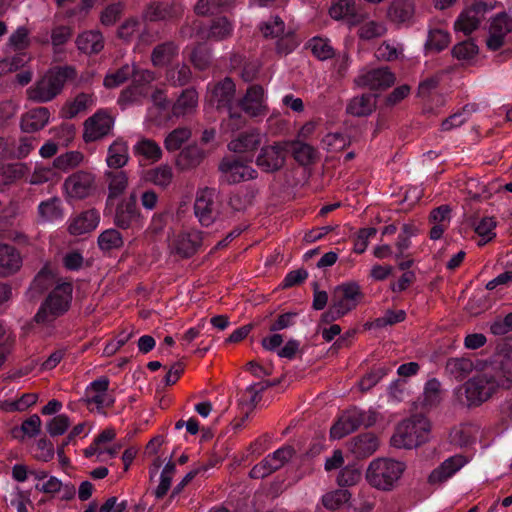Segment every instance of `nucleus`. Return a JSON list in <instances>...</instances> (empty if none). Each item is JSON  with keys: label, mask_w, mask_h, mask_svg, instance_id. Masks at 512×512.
<instances>
[{"label": "nucleus", "mask_w": 512, "mask_h": 512, "mask_svg": "<svg viewBox=\"0 0 512 512\" xmlns=\"http://www.w3.org/2000/svg\"><path fill=\"white\" fill-rule=\"evenodd\" d=\"M109 185L108 196L106 199V206L113 207L114 201L126 190L128 185V178L123 171L108 173Z\"/></svg>", "instance_id": "f704fd0d"}, {"label": "nucleus", "mask_w": 512, "mask_h": 512, "mask_svg": "<svg viewBox=\"0 0 512 512\" xmlns=\"http://www.w3.org/2000/svg\"><path fill=\"white\" fill-rule=\"evenodd\" d=\"M192 132L187 127H178L172 130L165 138L164 146L168 152L179 150L182 145L187 142Z\"/></svg>", "instance_id": "c03bdc74"}, {"label": "nucleus", "mask_w": 512, "mask_h": 512, "mask_svg": "<svg viewBox=\"0 0 512 512\" xmlns=\"http://www.w3.org/2000/svg\"><path fill=\"white\" fill-rule=\"evenodd\" d=\"M189 60L196 69L203 71L211 64V53L205 45L197 44L191 49Z\"/></svg>", "instance_id": "8fccbe9b"}, {"label": "nucleus", "mask_w": 512, "mask_h": 512, "mask_svg": "<svg viewBox=\"0 0 512 512\" xmlns=\"http://www.w3.org/2000/svg\"><path fill=\"white\" fill-rule=\"evenodd\" d=\"M41 423V418L37 414H33L24 420L19 427H14L12 435L19 440H23L24 437L34 438L41 431Z\"/></svg>", "instance_id": "a19ab883"}, {"label": "nucleus", "mask_w": 512, "mask_h": 512, "mask_svg": "<svg viewBox=\"0 0 512 512\" xmlns=\"http://www.w3.org/2000/svg\"><path fill=\"white\" fill-rule=\"evenodd\" d=\"M493 9L494 5L491 2L475 0L458 15L454 22L455 31L462 32L465 36L470 35L479 28L486 14Z\"/></svg>", "instance_id": "9d476101"}, {"label": "nucleus", "mask_w": 512, "mask_h": 512, "mask_svg": "<svg viewBox=\"0 0 512 512\" xmlns=\"http://www.w3.org/2000/svg\"><path fill=\"white\" fill-rule=\"evenodd\" d=\"M510 387H512V377L488 373L478 374L463 385L468 406H479L489 400L500 388L509 389Z\"/></svg>", "instance_id": "7ed1b4c3"}, {"label": "nucleus", "mask_w": 512, "mask_h": 512, "mask_svg": "<svg viewBox=\"0 0 512 512\" xmlns=\"http://www.w3.org/2000/svg\"><path fill=\"white\" fill-rule=\"evenodd\" d=\"M208 101L219 112H227L228 117L222 120V129L235 132L246 125L247 118L235 108L236 86L229 77L207 86Z\"/></svg>", "instance_id": "f257e3e1"}, {"label": "nucleus", "mask_w": 512, "mask_h": 512, "mask_svg": "<svg viewBox=\"0 0 512 512\" xmlns=\"http://www.w3.org/2000/svg\"><path fill=\"white\" fill-rule=\"evenodd\" d=\"M20 251L12 244L0 242V277H9L22 267Z\"/></svg>", "instance_id": "b1692460"}, {"label": "nucleus", "mask_w": 512, "mask_h": 512, "mask_svg": "<svg viewBox=\"0 0 512 512\" xmlns=\"http://www.w3.org/2000/svg\"><path fill=\"white\" fill-rule=\"evenodd\" d=\"M292 155L296 162L305 166L313 163L315 158V150L309 144L303 142H295L292 147Z\"/></svg>", "instance_id": "13d9d810"}, {"label": "nucleus", "mask_w": 512, "mask_h": 512, "mask_svg": "<svg viewBox=\"0 0 512 512\" xmlns=\"http://www.w3.org/2000/svg\"><path fill=\"white\" fill-rule=\"evenodd\" d=\"M128 146L127 143L121 139H116L108 149L107 164L110 168L119 169L123 167L128 161Z\"/></svg>", "instance_id": "c9c22d12"}, {"label": "nucleus", "mask_w": 512, "mask_h": 512, "mask_svg": "<svg viewBox=\"0 0 512 512\" xmlns=\"http://www.w3.org/2000/svg\"><path fill=\"white\" fill-rule=\"evenodd\" d=\"M124 11V4L115 2L107 5L100 14V22L104 26H112L120 20Z\"/></svg>", "instance_id": "052dcab7"}, {"label": "nucleus", "mask_w": 512, "mask_h": 512, "mask_svg": "<svg viewBox=\"0 0 512 512\" xmlns=\"http://www.w3.org/2000/svg\"><path fill=\"white\" fill-rule=\"evenodd\" d=\"M468 463V458L462 454L453 455L444 460L438 467L433 469L428 476L430 485H441L452 478Z\"/></svg>", "instance_id": "412c9836"}, {"label": "nucleus", "mask_w": 512, "mask_h": 512, "mask_svg": "<svg viewBox=\"0 0 512 512\" xmlns=\"http://www.w3.org/2000/svg\"><path fill=\"white\" fill-rule=\"evenodd\" d=\"M235 6V0H198L195 5V13L201 16H215L231 11Z\"/></svg>", "instance_id": "7c9ffc66"}, {"label": "nucleus", "mask_w": 512, "mask_h": 512, "mask_svg": "<svg viewBox=\"0 0 512 512\" xmlns=\"http://www.w3.org/2000/svg\"><path fill=\"white\" fill-rule=\"evenodd\" d=\"M172 178V168L168 165H161L149 173V180L162 188H166L171 183Z\"/></svg>", "instance_id": "69168bd1"}, {"label": "nucleus", "mask_w": 512, "mask_h": 512, "mask_svg": "<svg viewBox=\"0 0 512 512\" xmlns=\"http://www.w3.org/2000/svg\"><path fill=\"white\" fill-rule=\"evenodd\" d=\"M147 94L148 93L144 90L143 86L131 83V85L122 90L118 103L120 105L133 104L140 101Z\"/></svg>", "instance_id": "680f3d73"}, {"label": "nucleus", "mask_w": 512, "mask_h": 512, "mask_svg": "<svg viewBox=\"0 0 512 512\" xmlns=\"http://www.w3.org/2000/svg\"><path fill=\"white\" fill-rule=\"evenodd\" d=\"M479 52L478 46L473 40H464L456 44L452 49L453 57L458 60H470L474 58Z\"/></svg>", "instance_id": "e2e57ef3"}, {"label": "nucleus", "mask_w": 512, "mask_h": 512, "mask_svg": "<svg viewBox=\"0 0 512 512\" xmlns=\"http://www.w3.org/2000/svg\"><path fill=\"white\" fill-rule=\"evenodd\" d=\"M377 420L376 413L365 411L357 407L348 409L338 417L330 429L332 439H341L354 432L361 426L371 427Z\"/></svg>", "instance_id": "1a4fd4ad"}, {"label": "nucleus", "mask_w": 512, "mask_h": 512, "mask_svg": "<svg viewBox=\"0 0 512 512\" xmlns=\"http://www.w3.org/2000/svg\"><path fill=\"white\" fill-rule=\"evenodd\" d=\"M38 215L42 222H54L63 218L61 200L59 197H51L41 201L38 205Z\"/></svg>", "instance_id": "4c0bfd02"}, {"label": "nucleus", "mask_w": 512, "mask_h": 512, "mask_svg": "<svg viewBox=\"0 0 512 512\" xmlns=\"http://www.w3.org/2000/svg\"><path fill=\"white\" fill-rule=\"evenodd\" d=\"M386 32V26L382 22L368 21L359 28V37L363 40H372L381 37Z\"/></svg>", "instance_id": "338daca9"}, {"label": "nucleus", "mask_w": 512, "mask_h": 512, "mask_svg": "<svg viewBox=\"0 0 512 512\" xmlns=\"http://www.w3.org/2000/svg\"><path fill=\"white\" fill-rule=\"evenodd\" d=\"M114 127V118L104 109H100L84 122L83 139L86 143L98 141L108 136Z\"/></svg>", "instance_id": "2eb2a0df"}, {"label": "nucleus", "mask_w": 512, "mask_h": 512, "mask_svg": "<svg viewBox=\"0 0 512 512\" xmlns=\"http://www.w3.org/2000/svg\"><path fill=\"white\" fill-rule=\"evenodd\" d=\"M429 434V420L423 415H414L398 424L392 441L397 447L412 449L425 443Z\"/></svg>", "instance_id": "39448f33"}, {"label": "nucleus", "mask_w": 512, "mask_h": 512, "mask_svg": "<svg viewBox=\"0 0 512 512\" xmlns=\"http://www.w3.org/2000/svg\"><path fill=\"white\" fill-rule=\"evenodd\" d=\"M73 66H56L49 69L39 80L27 89L28 99L36 103H47L59 95L65 84L76 78Z\"/></svg>", "instance_id": "f03ea898"}, {"label": "nucleus", "mask_w": 512, "mask_h": 512, "mask_svg": "<svg viewBox=\"0 0 512 512\" xmlns=\"http://www.w3.org/2000/svg\"><path fill=\"white\" fill-rule=\"evenodd\" d=\"M201 245L198 236L193 237L191 234L183 236L176 243V252L183 258L192 257Z\"/></svg>", "instance_id": "864d4df0"}, {"label": "nucleus", "mask_w": 512, "mask_h": 512, "mask_svg": "<svg viewBox=\"0 0 512 512\" xmlns=\"http://www.w3.org/2000/svg\"><path fill=\"white\" fill-rule=\"evenodd\" d=\"M329 15L335 20L353 21L357 16L355 0H337L331 5Z\"/></svg>", "instance_id": "79ce46f5"}, {"label": "nucleus", "mask_w": 512, "mask_h": 512, "mask_svg": "<svg viewBox=\"0 0 512 512\" xmlns=\"http://www.w3.org/2000/svg\"><path fill=\"white\" fill-rule=\"evenodd\" d=\"M179 16V8L166 1H155L147 5L143 17L149 22L168 21Z\"/></svg>", "instance_id": "393cba45"}, {"label": "nucleus", "mask_w": 512, "mask_h": 512, "mask_svg": "<svg viewBox=\"0 0 512 512\" xmlns=\"http://www.w3.org/2000/svg\"><path fill=\"white\" fill-rule=\"evenodd\" d=\"M233 32V24L226 16L213 17L199 23L197 33L201 39L223 41Z\"/></svg>", "instance_id": "a211bd4d"}, {"label": "nucleus", "mask_w": 512, "mask_h": 512, "mask_svg": "<svg viewBox=\"0 0 512 512\" xmlns=\"http://www.w3.org/2000/svg\"><path fill=\"white\" fill-rule=\"evenodd\" d=\"M308 46L312 54L319 60L324 61L334 57V49L328 39L313 37L309 40Z\"/></svg>", "instance_id": "3c124183"}, {"label": "nucleus", "mask_w": 512, "mask_h": 512, "mask_svg": "<svg viewBox=\"0 0 512 512\" xmlns=\"http://www.w3.org/2000/svg\"><path fill=\"white\" fill-rule=\"evenodd\" d=\"M405 465L393 459L379 458L373 460L366 473L369 484L379 490H391L400 479Z\"/></svg>", "instance_id": "0eeeda50"}, {"label": "nucleus", "mask_w": 512, "mask_h": 512, "mask_svg": "<svg viewBox=\"0 0 512 512\" xmlns=\"http://www.w3.org/2000/svg\"><path fill=\"white\" fill-rule=\"evenodd\" d=\"M94 105V98L92 94L79 93L75 98L67 104L65 108V117L68 119L75 118L79 113L86 111L89 107Z\"/></svg>", "instance_id": "37998d69"}, {"label": "nucleus", "mask_w": 512, "mask_h": 512, "mask_svg": "<svg viewBox=\"0 0 512 512\" xmlns=\"http://www.w3.org/2000/svg\"><path fill=\"white\" fill-rule=\"evenodd\" d=\"M104 44V36L98 30L84 31L76 38L77 48L88 55L99 54L103 50Z\"/></svg>", "instance_id": "bb28decb"}, {"label": "nucleus", "mask_w": 512, "mask_h": 512, "mask_svg": "<svg viewBox=\"0 0 512 512\" xmlns=\"http://www.w3.org/2000/svg\"><path fill=\"white\" fill-rule=\"evenodd\" d=\"M375 108V96L370 93H365L351 99L347 105V113L356 117H365L370 115Z\"/></svg>", "instance_id": "473e14b6"}, {"label": "nucleus", "mask_w": 512, "mask_h": 512, "mask_svg": "<svg viewBox=\"0 0 512 512\" xmlns=\"http://www.w3.org/2000/svg\"><path fill=\"white\" fill-rule=\"evenodd\" d=\"M252 161L253 154L245 156L228 155L223 157L218 165L220 183L234 185L243 181L256 179L258 172L249 165Z\"/></svg>", "instance_id": "423d86ee"}, {"label": "nucleus", "mask_w": 512, "mask_h": 512, "mask_svg": "<svg viewBox=\"0 0 512 512\" xmlns=\"http://www.w3.org/2000/svg\"><path fill=\"white\" fill-rule=\"evenodd\" d=\"M110 381L108 377L102 376L92 381L85 389L83 401L88 407L96 405L98 413L106 414L104 408H111L116 399L113 393L109 392Z\"/></svg>", "instance_id": "4468645a"}, {"label": "nucleus", "mask_w": 512, "mask_h": 512, "mask_svg": "<svg viewBox=\"0 0 512 512\" xmlns=\"http://www.w3.org/2000/svg\"><path fill=\"white\" fill-rule=\"evenodd\" d=\"M295 454V449L285 445L273 453L267 455L260 463L256 464L249 472L252 479H261L283 467Z\"/></svg>", "instance_id": "ddd939ff"}, {"label": "nucleus", "mask_w": 512, "mask_h": 512, "mask_svg": "<svg viewBox=\"0 0 512 512\" xmlns=\"http://www.w3.org/2000/svg\"><path fill=\"white\" fill-rule=\"evenodd\" d=\"M474 369V364L469 358H449L446 362V373L457 381L464 380Z\"/></svg>", "instance_id": "e433bc0d"}, {"label": "nucleus", "mask_w": 512, "mask_h": 512, "mask_svg": "<svg viewBox=\"0 0 512 512\" xmlns=\"http://www.w3.org/2000/svg\"><path fill=\"white\" fill-rule=\"evenodd\" d=\"M414 9L410 2H394L389 9V14L398 22H406L411 19Z\"/></svg>", "instance_id": "774afa93"}, {"label": "nucleus", "mask_w": 512, "mask_h": 512, "mask_svg": "<svg viewBox=\"0 0 512 512\" xmlns=\"http://www.w3.org/2000/svg\"><path fill=\"white\" fill-rule=\"evenodd\" d=\"M50 119V111L46 107L30 109L21 118V129L26 133H33L43 129Z\"/></svg>", "instance_id": "a878e982"}, {"label": "nucleus", "mask_w": 512, "mask_h": 512, "mask_svg": "<svg viewBox=\"0 0 512 512\" xmlns=\"http://www.w3.org/2000/svg\"><path fill=\"white\" fill-rule=\"evenodd\" d=\"M68 232L72 236H82L94 231L100 223V213L95 208L72 214L68 221Z\"/></svg>", "instance_id": "6ab92c4d"}, {"label": "nucleus", "mask_w": 512, "mask_h": 512, "mask_svg": "<svg viewBox=\"0 0 512 512\" xmlns=\"http://www.w3.org/2000/svg\"><path fill=\"white\" fill-rule=\"evenodd\" d=\"M70 419L65 414H59L51 418L46 424V430L51 437L63 435L70 426Z\"/></svg>", "instance_id": "0e129e2a"}, {"label": "nucleus", "mask_w": 512, "mask_h": 512, "mask_svg": "<svg viewBox=\"0 0 512 512\" xmlns=\"http://www.w3.org/2000/svg\"><path fill=\"white\" fill-rule=\"evenodd\" d=\"M495 227L496 223L490 217H484L483 219L480 220V222L475 227V232L480 237L478 241L479 246H484L493 238H495Z\"/></svg>", "instance_id": "4d7b16f0"}, {"label": "nucleus", "mask_w": 512, "mask_h": 512, "mask_svg": "<svg viewBox=\"0 0 512 512\" xmlns=\"http://www.w3.org/2000/svg\"><path fill=\"white\" fill-rule=\"evenodd\" d=\"M134 71L135 66L125 64L113 72H108L104 78L103 85L107 89L116 88L130 79Z\"/></svg>", "instance_id": "49530a36"}, {"label": "nucleus", "mask_w": 512, "mask_h": 512, "mask_svg": "<svg viewBox=\"0 0 512 512\" xmlns=\"http://www.w3.org/2000/svg\"><path fill=\"white\" fill-rule=\"evenodd\" d=\"M135 153L152 162L158 161L162 156L160 146L151 139L144 138L134 146Z\"/></svg>", "instance_id": "de8ad7c7"}, {"label": "nucleus", "mask_w": 512, "mask_h": 512, "mask_svg": "<svg viewBox=\"0 0 512 512\" xmlns=\"http://www.w3.org/2000/svg\"><path fill=\"white\" fill-rule=\"evenodd\" d=\"M99 249L104 253L119 250L124 245L122 233L116 228H108L101 232L97 239Z\"/></svg>", "instance_id": "58836bf2"}, {"label": "nucleus", "mask_w": 512, "mask_h": 512, "mask_svg": "<svg viewBox=\"0 0 512 512\" xmlns=\"http://www.w3.org/2000/svg\"><path fill=\"white\" fill-rule=\"evenodd\" d=\"M73 285L71 282L58 283L41 303L34 319L37 323L50 324L64 315L72 302Z\"/></svg>", "instance_id": "20e7f679"}, {"label": "nucleus", "mask_w": 512, "mask_h": 512, "mask_svg": "<svg viewBox=\"0 0 512 512\" xmlns=\"http://www.w3.org/2000/svg\"><path fill=\"white\" fill-rule=\"evenodd\" d=\"M166 78L168 82L175 87L184 86L190 82L192 78V72L188 65L177 64L175 67L167 70Z\"/></svg>", "instance_id": "09e8293b"}, {"label": "nucleus", "mask_w": 512, "mask_h": 512, "mask_svg": "<svg viewBox=\"0 0 512 512\" xmlns=\"http://www.w3.org/2000/svg\"><path fill=\"white\" fill-rule=\"evenodd\" d=\"M235 108L250 118L264 117L268 112V106L263 87L259 84L250 85L245 95L236 102Z\"/></svg>", "instance_id": "f8f14e48"}, {"label": "nucleus", "mask_w": 512, "mask_h": 512, "mask_svg": "<svg viewBox=\"0 0 512 512\" xmlns=\"http://www.w3.org/2000/svg\"><path fill=\"white\" fill-rule=\"evenodd\" d=\"M512 31V18L501 12L492 18L489 27V36L486 40L487 48L491 51L499 50L505 43V37Z\"/></svg>", "instance_id": "aec40b11"}, {"label": "nucleus", "mask_w": 512, "mask_h": 512, "mask_svg": "<svg viewBox=\"0 0 512 512\" xmlns=\"http://www.w3.org/2000/svg\"><path fill=\"white\" fill-rule=\"evenodd\" d=\"M261 145V135L258 131L252 130L239 134L228 144V149L236 154H247L256 151Z\"/></svg>", "instance_id": "cd10ccee"}, {"label": "nucleus", "mask_w": 512, "mask_h": 512, "mask_svg": "<svg viewBox=\"0 0 512 512\" xmlns=\"http://www.w3.org/2000/svg\"><path fill=\"white\" fill-rule=\"evenodd\" d=\"M178 50V46L173 41L156 45L151 54L153 65L162 67L169 64L178 55Z\"/></svg>", "instance_id": "72a5a7b5"}, {"label": "nucleus", "mask_w": 512, "mask_h": 512, "mask_svg": "<svg viewBox=\"0 0 512 512\" xmlns=\"http://www.w3.org/2000/svg\"><path fill=\"white\" fill-rule=\"evenodd\" d=\"M288 153L287 142L264 145L255 159V164L262 172L273 174L284 167Z\"/></svg>", "instance_id": "9b49d317"}, {"label": "nucleus", "mask_w": 512, "mask_h": 512, "mask_svg": "<svg viewBox=\"0 0 512 512\" xmlns=\"http://www.w3.org/2000/svg\"><path fill=\"white\" fill-rule=\"evenodd\" d=\"M451 36L447 31L439 28L430 29L425 42L426 53H439L448 47Z\"/></svg>", "instance_id": "ea45409f"}, {"label": "nucleus", "mask_w": 512, "mask_h": 512, "mask_svg": "<svg viewBox=\"0 0 512 512\" xmlns=\"http://www.w3.org/2000/svg\"><path fill=\"white\" fill-rule=\"evenodd\" d=\"M198 101V93L194 88H187L182 91L176 102L171 106L172 114L178 118L192 113Z\"/></svg>", "instance_id": "2f4dec72"}, {"label": "nucleus", "mask_w": 512, "mask_h": 512, "mask_svg": "<svg viewBox=\"0 0 512 512\" xmlns=\"http://www.w3.org/2000/svg\"><path fill=\"white\" fill-rule=\"evenodd\" d=\"M285 23L279 16H271L267 21L260 24V31L268 38H278L284 34Z\"/></svg>", "instance_id": "bf43d9fd"}, {"label": "nucleus", "mask_w": 512, "mask_h": 512, "mask_svg": "<svg viewBox=\"0 0 512 512\" xmlns=\"http://www.w3.org/2000/svg\"><path fill=\"white\" fill-rule=\"evenodd\" d=\"M63 186L69 197L84 199L94 192L95 177L90 172L78 170L66 178Z\"/></svg>", "instance_id": "dca6fc26"}, {"label": "nucleus", "mask_w": 512, "mask_h": 512, "mask_svg": "<svg viewBox=\"0 0 512 512\" xmlns=\"http://www.w3.org/2000/svg\"><path fill=\"white\" fill-rule=\"evenodd\" d=\"M378 438L373 433H363L351 441L350 451L358 459H364L371 456L378 448Z\"/></svg>", "instance_id": "c85d7f7f"}, {"label": "nucleus", "mask_w": 512, "mask_h": 512, "mask_svg": "<svg viewBox=\"0 0 512 512\" xmlns=\"http://www.w3.org/2000/svg\"><path fill=\"white\" fill-rule=\"evenodd\" d=\"M113 223L118 229L139 230L145 224V217L138 206L135 191L114 202Z\"/></svg>", "instance_id": "6e6552de"}, {"label": "nucleus", "mask_w": 512, "mask_h": 512, "mask_svg": "<svg viewBox=\"0 0 512 512\" xmlns=\"http://www.w3.org/2000/svg\"><path fill=\"white\" fill-rule=\"evenodd\" d=\"M351 497L347 489H337L332 492L326 493L322 497L323 505L329 510L339 509L342 505L347 503Z\"/></svg>", "instance_id": "5fc2aeb1"}, {"label": "nucleus", "mask_w": 512, "mask_h": 512, "mask_svg": "<svg viewBox=\"0 0 512 512\" xmlns=\"http://www.w3.org/2000/svg\"><path fill=\"white\" fill-rule=\"evenodd\" d=\"M153 105L148 109L147 119L156 126L166 125L173 117L172 107L162 91L152 95Z\"/></svg>", "instance_id": "5701e85b"}, {"label": "nucleus", "mask_w": 512, "mask_h": 512, "mask_svg": "<svg viewBox=\"0 0 512 512\" xmlns=\"http://www.w3.org/2000/svg\"><path fill=\"white\" fill-rule=\"evenodd\" d=\"M84 429L85 423H79L75 425L69 432V434L58 445L56 453L58 456L59 463L63 467L68 466L70 464L69 458L65 455V448L71 443H74L75 438L79 436L81 433H83Z\"/></svg>", "instance_id": "603ef678"}, {"label": "nucleus", "mask_w": 512, "mask_h": 512, "mask_svg": "<svg viewBox=\"0 0 512 512\" xmlns=\"http://www.w3.org/2000/svg\"><path fill=\"white\" fill-rule=\"evenodd\" d=\"M395 74L386 66L361 71L355 82L360 87L371 90L387 89L394 84Z\"/></svg>", "instance_id": "f3484780"}, {"label": "nucleus", "mask_w": 512, "mask_h": 512, "mask_svg": "<svg viewBox=\"0 0 512 512\" xmlns=\"http://www.w3.org/2000/svg\"><path fill=\"white\" fill-rule=\"evenodd\" d=\"M391 371L390 366L379 365L373 367L359 382L360 390L365 392L377 385Z\"/></svg>", "instance_id": "a18cd8bd"}, {"label": "nucleus", "mask_w": 512, "mask_h": 512, "mask_svg": "<svg viewBox=\"0 0 512 512\" xmlns=\"http://www.w3.org/2000/svg\"><path fill=\"white\" fill-rule=\"evenodd\" d=\"M84 156L79 151L66 152L54 160V167L58 170L67 171L80 165Z\"/></svg>", "instance_id": "6e6d98bb"}, {"label": "nucleus", "mask_w": 512, "mask_h": 512, "mask_svg": "<svg viewBox=\"0 0 512 512\" xmlns=\"http://www.w3.org/2000/svg\"><path fill=\"white\" fill-rule=\"evenodd\" d=\"M214 197L215 190L211 188L203 189L196 196L194 213L202 226H210L216 218Z\"/></svg>", "instance_id": "4be33fe9"}, {"label": "nucleus", "mask_w": 512, "mask_h": 512, "mask_svg": "<svg viewBox=\"0 0 512 512\" xmlns=\"http://www.w3.org/2000/svg\"><path fill=\"white\" fill-rule=\"evenodd\" d=\"M205 158V152L197 144L184 147L176 158V165L180 170L196 168Z\"/></svg>", "instance_id": "c756f323"}]
</instances>
